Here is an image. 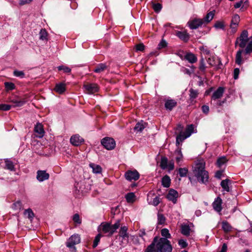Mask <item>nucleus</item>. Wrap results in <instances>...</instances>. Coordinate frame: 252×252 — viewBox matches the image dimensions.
Segmentation results:
<instances>
[{
    "label": "nucleus",
    "instance_id": "bf43d9fd",
    "mask_svg": "<svg viewBox=\"0 0 252 252\" xmlns=\"http://www.w3.org/2000/svg\"><path fill=\"white\" fill-rule=\"evenodd\" d=\"M166 46H167L166 42L164 40H162L158 44V49H161L163 48H165Z\"/></svg>",
    "mask_w": 252,
    "mask_h": 252
},
{
    "label": "nucleus",
    "instance_id": "473e14b6",
    "mask_svg": "<svg viewBox=\"0 0 252 252\" xmlns=\"http://www.w3.org/2000/svg\"><path fill=\"white\" fill-rule=\"evenodd\" d=\"M90 167L93 169V171L94 173L97 174L100 173L102 171L101 166L99 165H97L94 163H90Z\"/></svg>",
    "mask_w": 252,
    "mask_h": 252
},
{
    "label": "nucleus",
    "instance_id": "338daca9",
    "mask_svg": "<svg viewBox=\"0 0 252 252\" xmlns=\"http://www.w3.org/2000/svg\"><path fill=\"white\" fill-rule=\"evenodd\" d=\"M239 69L238 68H236L234 70V79H237L238 78L239 74Z\"/></svg>",
    "mask_w": 252,
    "mask_h": 252
},
{
    "label": "nucleus",
    "instance_id": "bb28decb",
    "mask_svg": "<svg viewBox=\"0 0 252 252\" xmlns=\"http://www.w3.org/2000/svg\"><path fill=\"white\" fill-rule=\"evenodd\" d=\"M147 124L144 122L143 121H141L136 124L135 126L134 129L135 131L137 132L142 131L146 126Z\"/></svg>",
    "mask_w": 252,
    "mask_h": 252
},
{
    "label": "nucleus",
    "instance_id": "09e8293b",
    "mask_svg": "<svg viewBox=\"0 0 252 252\" xmlns=\"http://www.w3.org/2000/svg\"><path fill=\"white\" fill-rule=\"evenodd\" d=\"M102 235L100 234H98L94 238V241L93 245V247L94 248L97 247V246L98 244V243L100 241V238L101 237Z\"/></svg>",
    "mask_w": 252,
    "mask_h": 252
},
{
    "label": "nucleus",
    "instance_id": "5701e85b",
    "mask_svg": "<svg viewBox=\"0 0 252 252\" xmlns=\"http://www.w3.org/2000/svg\"><path fill=\"white\" fill-rule=\"evenodd\" d=\"M231 183V181L228 179H226L222 180L220 183V186L223 189V191L229 192L230 189L229 185Z\"/></svg>",
    "mask_w": 252,
    "mask_h": 252
},
{
    "label": "nucleus",
    "instance_id": "58836bf2",
    "mask_svg": "<svg viewBox=\"0 0 252 252\" xmlns=\"http://www.w3.org/2000/svg\"><path fill=\"white\" fill-rule=\"evenodd\" d=\"M161 234L163 238H170L171 234L169 232V230L167 228H163L161 230Z\"/></svg>",
    "mask_w": 252,
    "mask_h": 252
},
{
    "label": "nucleus",
    "instance_id": "c756f323",
    "mask_svg": "<svg viewBox=\"0 0 252 252\" xmlns=\"http://www.w3.org/2000/svg\"><path fill=\"white\" fill-rule=\"evenodd\" d=\"M188 137L183 132L180 133L176 137V144L177 146Z\"/></svg>",
    "mask_w": 252,
    "mask_h": 252
},
{
    "label": "nucleus",
    "instance_id": "72a5a7b5",
    "mask_svg": "<svg viewBox=\"0 0 252 252\" xmlns=\"http://www.w3.org/2000/svg\"><path fill=\"white\" fill-rule=\"evenodd\" d=\"M232 228V226L227 221H223L222 222V229L224 232H229L231 230Z\"/></svg>",
    "mask_w": 252,
    "mask_h": 252
},
{
    "label": "nucleus",
    "instance_id": "2eb2a0df",
    "mask_svg": "<svg viewBox=\"0 0 252 252\" xmlns=\"http://www.w3.org/2000/svg\"><path fill=\"white\" fill-rule=\"evenodd\" d=\"M178 197V192L173 189H170L168 194H167V198L171 201L173 203H176L177 202V198Z\"/></svg>",
    "mask_w": 252,
    "mask_h": 252
},
{
    "label": "nucleus",
    "instance_id": "774afa93",
    "mask_svg": "<svg viewBox=\"0 0 252 252\" xmlns=\"http://www.w3.org/2000/svg\"><path fill=\"white\" fill-rule=\"evenodd\" d=\"M167 167H168V170L169 171H171L174 168V163L173 161H170L168 164H167Z\"/></svg>",
    "mask_w": 252,
    "mask_h": 252
},
{
    "label": "nucleus",
    "instance_id": "052dcab7",
    "mask_svg": "<svg viewBox=\"0 0 252 252\" xmlns=\"http://www.w3.org/2000/svg\"><path fill=\"white\" fill-rule=\"evenodd\" d=\"M178 244L182 248H185L188 246L186 241L183 239H181L179 241Z\"/></svg>",
    "mask_w": 252,
    "mask_h": 252
},
{
    "label": "nucleus",
    "instance_id": "4468645a",
    "mask_svg": "<svg viewBox=\"0 0 252 252\" xmlns=\"http://www.w3.org/2000/svg\"><path fill=\"white\" fill-rule=\"evenodd\" d=\"M84 139L78 134L72 136L70 139V143L74 146H78L84 142Z\"/></svg>",
    "mask_w": 252,
    "mask_h": 252
},
{
    "label": "nucleus",
    "instance_id": "4c0bfd02",
    "mask_svg": "<svg viewBox=\"0 0 252 252\" xmlns=\"http://www.w3.org/2000/svg\"><path fill=\"white\" fill-rule=\"evenodd\" d=\"M189 92L190 99L193 100L197 97L198 94V92L197 90H195L191 88L189 89Z\"/></svg>",
    "mask_w": 252,
    "mask_h": 252
},
{
    "label": "nucleus",
    "instance_id": "f3484780",
    "mask_svg": "<svg viewBox=\"0 0 252 252\" xmlns=\"http://www.w3.org/2000/svg\"><path fill=\"white\" fill-rule=\"evenodd\" d=\"M34 131L37 133L36 137L42 138L44 136V130L41 124L38 123L34 126Z\"/></svg>",
    "mask_w": 252,
    "mask_h": 252
},
{
    "label": "nucleus",
    "instance_id": "cd10ccee",
    "mask_svg": "<svg viewBox=\"0 0 252 252\" xmlns=\"http://www.w3.org/2000/svg\"><path fill=\"white\" fill-rule=\"evenodd\" d=\"M190 228L189 225L184 224L181 225V233L184 235L188 236L190 234Z\"/></svg>",
    "mask_w": 252,
    "mask_h": 252
},
{
    "label": "nucleus",
    "instance_id": "37998d69",
    "mask_svg": "<svg viewBox=\"0 0 252 252\" xmlns=\"http://www.w3.org/2000/svg\"><path fill=\"white\" fill-rule=\"evenodd\" d=\"M206 66L205 65L204 59L202 58L199 62V69L202 72H205L206 70Z\"/></svg>",
    "mask_w": 252,
    "mask_h": 252
},
{
    "label": "nucleus",
    "instance_id": "a211bd4d",
    "mask_svg": "<svg viewBox=\"0 0 252 252\" xmlns=\"http://www.w3.org/2000/svg\"><path fill=\"white\" fill-rule=\"evenodd\" d=\"M224 92V88L222 87H219L217 90L214 92L212 95V100H216L220 98L223 95Z\"/></svg>",
    "mask_w": 252,
    "mask_h": 252
},
{
    "label": "nucleus",
    "instance_id": "5fc2aeb1",
    "mask_svg": "<svg viewBox=\"0 0 252 252\" xmlns=\"http://www.w3.org/2000/svg\"><path fill=\"white\" fill-rule=\"evenodd\" d=\"M4 85L5 88L9 90H12L14 89L15 87L14 84L10 82H5Z\"/></svg>",
    "mask_w": 252,
    "mask_h": 252
},
{
    "label": "nucleus",
    "instance_id": "13d9d810",
    "mask_svg": "<svg viewBox=\"0 0 252 252\" xmlns=\"http://www.w3.org/2000/svg\"><path fill=\"white\" fill-rule=\"evenodd\" d=\"M136 50L137 51H143L145 49V46L142 43H140L135 45Z\"/></svg>",
    "mask_w": 252,
    "mask_h": 252
},
{
    "label": "nucleus",
    "instance_id": "49530a36",
    "mask_svg": "<svg viewBox=\"0 0 252 252\" xmlns=\"http://www.w3.org/2000/svg\"><path fill=\"white\" fill-rule=\"evenodd\" d=\"M188 170L186 168H180L179 169V174L181 177H185L187 176Z\"/></svg>",
    "mask_w": 252,
    "mask_h": 252
},
{
    "label": "nucleus",
    "instance_id": "c9c22d12",
    "mask_svg": "<svg viewBox=\"0 0 252 252\" xmlns=\"http://www.w3.org/2000/svg\"><path fill=\"white\" fill-rule=\"evenodd\" d=\"M125 197L128 203H132L135 200V195L133 192H129L126 195Z\"/></svg>",
    "mask_w": 252,
    "mask_h": 252
},
{
    "label": "nucleus",
    "instance_id": "79ce46f5",
    "mask_svg": "<svg viewBox=\"0 0 252 252\" xmlns=\"http://www.w3.org/2000/svg\"><path fill=\"white\" fill-rule=\"evenodd\" d=\"M132 243L134 245H138L139 244V238L137 236H130L129 238V243Z\"/></svg>",
    "mask_w": 252,
    "mask_h": 252
},
{
    "label": "nucleus",
    "instance_id": "1a4fd4ad",
    "mask_svg": "<svg viewBox=\"0 0 252 252\" xmlns=\"http://www.w3.org/2000/svg\"><path fill=\"white\" fill-rule=\"evenodd\" d=\"M204 24V20L202 19L194 18L190 20L188 24L190 29H196L201 27Z\"/></svg>",
    "mask_w": 252,
    "mask_h": 252
},
{
    "label": "nucleus",
    "instance_id": "423d86ee",
    "mask_svg": "<svg viewBox=\"0 0 252 252\" xmlns=\"http://www.w3.org/2000/svg\"><path fill=\"white\" fill-rule=\"evenodd\" d=\"M249 39L248 31L244 30L240 36L237 38L235 43V47L238 45L241 48H245L249 41Z\"/></svg>",
    "mask_w": 252,
    "mask_h": 252
},
{
    "label": "nucleus",
    "instance_id": "e433bc0d",
    "mask_svg": "<svg viewBox=\"0 0 252 252\" xmlns=\"http://www.w3.org/2000/svg\"><path fill=\"white\" fill-rule=\"evenodd\" d=\"M194 126L193 125H190L188 126L185 131L184 132L188 137L190 136L192 133L193 132Z\"/></svg>",
    "mask_w": 252,
    "mask_h": 252
},
{
    "label": "nucleus",
    "instance_id": "0eeeda50",
    "mask_svg": "<svg viewBox=\"0 0 252 252\" xmlns=\"http://www.w3.org/2000/svg\"><path fill=\"white\" fill-rule=\"evenodd\" d=\"M80 235L75 234L71 235L66 243L67 247L70 249H75V245L80 243Z\"/></svg>",
    "mask_w": 252,
    "mask_h": 252
},
{
    "label": "nucleus",
    "instance_id": "8fccbe9b",
    "mask_svg": "<svg viewBox=\"0 0 252 252\" xmlns=\"http://www.w3.org/2000/svg\"><path fill=\"white\" fill-rule=\"evenodd\" d=\"M39 35L40 39H46L47 37V32L45 29H41L39 33Z\"/></svg>",
    "mask_w": 252,
    "mask_h": 252
},
{
    "label": "nucleus",
    "instance_id": "ea45409f",
    "mask_svg": "<svg viewBox=\"0 0 252 252\" xmlns=\"http://www.w3.org/2000/svg\"><path fill=\"white\" fill-rule=\"evenodd\" d=\"M167 163H168L167 158L165 157L162 158L161 159V161H160V167L163 169H166L167 167Z\"/></svg>",
    "mask_w": 252,
    "mask_h": 252
},
{
    "label": "nucleus",
    "instance_id": "e2e57ef3",
    "mask_svg": "<svg viewBox=\"0 0 252 252\" xmlns=\"http://www.w3.org/2000/svg\"><path fill=\"white\" fill-rule=\"evenodd\" d=\"M215 27L217 29H222L224 28V25L222 22L218 21L215 24Z\"/></svg>",
    "mask_w": 252,
    "mask_h": 252
},
{
    "label": "nucleus",
    "instance_id": "20e7f679",
    "mask_svg": "<svg viewBox=\"0 0 252 252\" xmlns=\"http://www.w3.org/2000/svg\"><path fill=\"white\" fill-rule=\"evenodd\" d=\"M244 53L245 54H248L252 53V41H250L246 46L245 50L239 49L236 53L235 57V63L238 65H241L242 63V54Z\"/></svg>",
    "mask_w": 252,
    "mask_h": 252
},
{
    "label": "nucleus",
    "instance_id": "c03bdc74",
    "mask_svg": "<svg viewBox=\"0 0 252 252\" xmlns=\"http://www.w3.org/2000/svg\"><path fill=\"white\" fill-rule=\"evenodd\" d=\"M158 224H163L165 222V218L163 214L158 213Z\"/></svg>",
    "mask_w": 252,
    "mask_h": 252
},
{
    "label": "nucleus",
    "instance_id": "de8ad7c7",
    "mask_svg": "<svg viewBox=\"0 0 252 252\" xmlns=\"http://www.w3.org/2000/svg\"><path fill=\"white\" fill-rule=\"evenodd\" d=\"M58 69L59 70H63L64 73H70L71 72V69L65 65H60L58 67Z\"/></svg>",
    "mask_w": 252,
    "mask_h": 252
},
{
    "label": "nucleus",
    "instance_id": "4be33fe9",
    "mask_svg": "<svg viewBox=\"0 0 252 252\" xmlns=\"http://www.w3.org/2000/svg\"><path fill=\"white\" fill-rule=\"evenodd\" d=\"M176 35L185 42H187L189 38V35L186 31H178L176 33Z\"/></svg>",
    "mask_w": 252,
    "mask_h": 252
},
{
    "label": "nucleus",
    "instance_id": "6e6d98bb",
    "mask_svg": "<svg viewBox=\"0 0 252 252\" xmlns=\"http://www.w3.org/2000/svg\"><path fill=\"white\" fill-rule=\"evenodd\" d=\"M22 203L20 201H17L13 204V208L16 210H20L22 209Z\"/></svg>",
    "mask_w": 252,
    "mask_h": 252
},
{
    "label": "nucleus",
    "instance_id": "c85d7f7f",
    "mask_svg": "<svg viewBox=\"0 0 252 252\" xmlns=\"http://www.w3.org/2000/svg\"><path fill=\"white\" fill-rule=\"evenodd\" d=\"M4 162L5 164V168L10 170V171H15V165L13 162L9 159H5L4 160Z\"/></svg>",
    "mask_w": 252,
    "mask_h": 252
},
{
    "label": "nucleus",
    "instance_id": "680f3d73",
    "mask_svg": "<svg viewBox=\"0 0 252 252\" xmlns=\"http://www.w3.org/2000/svg\"><path fill=\"white\" fill-rule=\"evenodd\" d=\"M199 49L202 52V53L204 55H209L210 54V51L204 46H201Z\"/></svg>",
    "mask_w": 252,
    "mask_h": 252
},
{
    "label": "nucleus",
    "instance_id": "3c124183",
    "mask_svg": "<svg viewBox=\"0 0 252 252\" xmlns=\"http://www.w3.org/2000/svg\"><path fill=\"white\" fill-rule=\"evenodd\" d=\"M12 105L6 104H0V111H8L11 109Z\"/></svg>",
    "mask_w": 252,
    "mask_h": 252
},
{
    "label": "nucleus",
    "instance_id": "412c9836",
    "mask_svg": "<svg viewBox=\"0 0 252 252\" xmlns=\"http://www.w3.org/2000/svg\"><path fill=\"white\" fill-rule=\"evenodd\" d=\"M174 155L175 156V158L176 163L179 166H181V162L182 161L183 158L181 148H178V149L175 151Z\"/></svg>",
    "mask_w": 252,
    "mask_h": 252
},
{
    "label": "nucleus",
    "instance_id": "b1692460",
    "mask_svg": "<svg viewBox=\"0 0 252 252\" xmlns=\"http://www.w3.org/2000/svg\"><path fill=\"white\" fill-rule=\"evenodd\" d=\"M177 105V102L173 99H168L165 101V107L167 110L171 111Z\"/></svg>",
    "mask_w": 252,
    "mask_h": 252
},
{
    "label": "nucleus",
    "instance_id": "864d4df0",
    "mask_svg": "<svg viewBox=\"0 0 252 252\" xmlns=\"http://www.w3.org/2000/svg\"><path fill=\"white\" fill-rule=\"evenodd\" d=\"M153 8L156 12H158L161 9L162 5L159 3H153Z\"/></svg>",
    "mask_w": 252,
    "mask_h": 252
},
{
    "label": "nucleus",
    "instance_id": "9b49d317",
    "mask_svg": "<svg viewBox=\"0 0 252 252\" xmlns=\"http://www.w3.org/2000/svg\"><path fill=\"white\" fill-rule=\"evenodd\" d=\"M240 22V17L238 14L234 15L231 21L230 28L233 33L236 32L237 27Z\"/></svg>",
    "mask_w": 252,
    "mask_h": 252
},
{
    "label": "nucleus",
    "instance_id": "6ab92c4d",
    "mask_svg": "<svg viewBox=\"0 0 252 252\" xmlns=\"http://www.w3.org/2000/svg\"><path fill=\"white\" fill-rule=\"evenodd\" d=\"M9 101L13 104L12 107H21L23 106L26 102L25 99L10 98Z\"/></svg>",
    "mask_w": 252,
    "mask_h": 252
},
{
    "label": "nucleus",
    "instance_id": "7c9ffc66",
    "mask_svg": "<svg viewBox=\"0 0 252 252\" xmlns=\"http://www.w3.org/2000/svg\"><path fill=\"white\" fill-rule=\"evenodd\" d=\"M107 68V65L105 63L98 64L94 69V72L95 73H101L104 71Z\"/></svg>",
    "mask_w": 252,
    "mask_h": 252
},
{
    "label": "nucleus",
    "instance_id": "393cba45",
    "mask_svg": "<svg viewBox=\"0 0 252 252\" xmlns=\"http://www.w3.org/2000/svg\"><path fill=\"white\" fill-rule=\"evenodd\" d=\"M185 59L191 63H195L197 61L196 56L191 53H187L185 56Z\"/></svg>",
    "mask_w": 252,
    "mask_h": 252
},
{
    "label": "nucleus",
    "instance_id": "69168bd1",
    "mask_svg": "<svg viewBox=\"0 0 252 252\" xmlns=\"http://www.w3.org/2000/svg\"><path fill=\"white\" fill-rule=\"evenodd\" d=\"M202 112L205 114H208L209 112V107L208 106L204 105L202 106Z\"/></svg>",
    "mask_w": 252,
    "mask_h": 252
},
{
    "label": "nucleus",
    "instance_id": "0e129e2a",
    "mask_svg": "<svg viewBox=\"0 0 252 252\" xmlns=\"http://www.w3.org/2000/svg\"><path fill=\"white\" fill-rule=\"evenodd\" d=\"M159 197L158 196H156L153 199L152 204L155 206H157L159 204Z\"/></svg>",
    "mask_w": 252,
    "mask_h": 252
},
{
    "label": "nucleus",
    "instance_id": "39448f33",
    "mask_svg": "<svg viewBox=\"0 0 252 252\" xmlns=\"http://www.w3.org/2000/svg\"><path fill=\"white\" fill-rule=\"evenodd\" d=\"M127 227L126 226H124L121 227L119 231V235L121 238L120 244L123 248L129 243L130 236L127 232Z\"/></svg>",
    "mask_w": 252,
    "mask_h": 252
},
{
    "label": "nucleus",
    "instance_id": "f257e3e1",
    "mask_svg": "<svg viewBox=\"0 0 252 252\" xmlns=\"http://www.w3.org/2000/svg\"><path fill=\"white\" fill-rule=\"evenodd\" d=\"M193 172L199 182L205 183L208 181V173L205 170V163L203 161H199L195 163Z\"/></svg>",
    "mask_w": 252,
    "mask_h": 252
},
{
    "label": "nucleus",
    "instance_id": "a878e982",
    "mask_svg": "<svg viewBox=\"0 0 252 252\" xmlns=\"http://www.w3.org/2000/svg\"><path fill=\"white\" fill-rule=\"evenodd\" d=\"M65 90V84L63 83L57 84L54 88L55 91L60 94H63Z\"/></svg>",
    "mask_w": 252,
    "mask_h": 252
},
{
    "label": "nucleus",
    "instance_id": "4d7b16f0",
    "mask_svg": "<svg viewBox=\"0 0 252 252\" xmlns=\"http://www.w3.org/2000/svg\"><path fill=\"white\" fill-rule=\"evenodd\" d=\"M13 74L15 76L21 78H23L25 76V73L23 71L15 70Z\"/></svg>",
    "mask_w": 252,
    "mask_h": 252
},
{
    "label": "nucleus",
    "instance_id": "6e6552de",
    "mask_svg": "<svg viewBox=\"0 0 252 252\" xmlns=\"http://www.w3.org/2000/svg\"><path fill=\"white\" fill-rule=\"evenodd\" d=\"M101 143L105 149L108 150L114 149L116 146L115 141L113 138L110 137H106L103 138Z\"/></svg>",
    "mask_w": 252,
    "mask_h": 252
},
{
    "label": "nucleus",
    "instance_id": "aec40b11",
    "mask_svg": "<svg viewBox=\"0 0 252 252\" xmlns=\"http://www.w3.org/2000/svg\"><path fill=\"white\" fill-rule=\"evenodd\" d=\"M158 239V237H155L152 243L148 246L145 250V252H159V251L156 248V243Z\"/></svg>",
    "mask_w": 252,
    "mask_h": 252
},
{
    "label": "nucleus",
    "instance_id": "7ed1b4c3",
    "mask_svg": "<svg viewBox=\"0 0 252 252\" xmlns=\"http://www.w3.org/2000/svg\"><path fill=\"white\" fill-rule=\"evenodd\" d=\"M156 245V248L159 252H172V247L170 242L166 238H158Z\"/></svg>",
    "mask_w": 252,
    "mask_h": 252
},
{
    "label": "nucleus",
    "instance_id": "2f4dec72",
    "mask_svg": "<svg viewBox=\"0 0 252 252\" xmlns=\"http://www.w3.org/2000/svg\"><path fill=\"white\" fill-rule=\"evenodd\" d=\"M171 180L168 175H165L162 178V185L165 188H168L170 185Z\"/></svg>",
    "mask_w": 252,
    "mask_h": 252
},
{
    "label": "nucleus",
    "instance_id": "9d476101",
    "mask_svg": "<svg viewBox=\"0 0 252 252\" xmlns=\"http://www.w3.org/2000/svg\"><path fill=\"white\" fill-rule=\"evenodd\" d=\"M125 176L126 179L128 181H136L139 179L140 175L136 170H128L125 173Z\"/></svg>",
    "mask_w": 252,
    "mask_h": 252
},
{
    "label": "nucleus",
    "instance_id": "f8f14e48",
    "mask_svg": "<svg viewBox=\"0 0 252 252\" xmlns=\"http://www.w3.org/2000/svg\"><path fill=\"white\" fill-rule=\"evenodd\" d=\"M84 87L85 91L88 94H93L97 92L98 90V87L96 84H88L85 85Z\"/></svg>",
    "mask_w": 252,
    "mask_h": 252
},
{
    "label": "nucleus",
    "instance_id": "a18cd8bd",
    "mask_svg": "<svg viewBox=\"0 0 252 252\" xmlns=\"http://www.w3.org/2000/svg\"><path fill=\"white\" fill-rule=\"evenodd\" d=\"M226 161L227 160L225 157H222L218 159L217 164L219 167H220L222 165L225 164L226 162Z\"/></svg>",
    "mask_w": 252,
    "mask_h": 252
},
{
    "label": "nucleus",
    "instance_id": "f704fd0d",
    "mask_svg": "<svg viewBox=\"0 0 252 252\" xmlns=\"http://www.w3.org/2000/svg\"><path fill=\"white\" fill-rule=\"evenodd\" d=\"M214 11H210L209 12L203 19L204 23H208L210 22L213 18L214 16Z\"/></svg>",
    "mask_w": 252,
    "mask_h": 252
},
{
    "label": "nucleus",
    "instance_id": "a19ab883",
    "mask_svg": "<svg viewBox=\"0 0 252 252\" xmlns=\"http://www.w3.org/2000/svg\"><path fill=\"white\" fill-rule=\"evenodd\" d=\"M24 215L30 220L32 219L34 217V214L31 209L26 210L24 212Z\"/></svg>",
    "mask_w": 252,
    "mask_h": 252
},
{
    "label": "nucleus",
    "instance_id": "dca6fc26",
    "mask_svg": "<svg viewBox=\"0 0 252 252\" xmlns=\"http://www.w3.org/2000/svg\"><path fill=\"white\" fill-rule=\"evenodd\" d=\"M222 199L220 197H217L213 202L212 205L214 209L217 212L220 213L221 211Z\"/></svg>",
    "mask_w": 252,
    "mask_h": 252
},
{
    "label": "nucleus",
    "instance_id": "ddd939ff",
    "mask_svg": "<svg viewBox=\"0 0 252 252\" xmlns=\"http://www.w3.org/2000/svg\"><path fill=\"white\" fill-rule=\"evenodd\" d=\"M49 176V174L45 170H38L37 171L36 179L40 182L48 180Z\"/></svg>",
    "mask_w": 252,
    "mask_h": 252
},
{
    "label": "nucleus",
    "instance_id": "603ef678",
    "mask_svg": "<svg viewBox=\"0 0 252 252\" xmlns=\"http://www.w3.org/2000/svg\"><path fill=\"white\" fill-rule=\"evenodd\" d=\"M72 220L73 221L77 224H80L81 223V220L78 214H75L73 215Z\"/></svg>",
    "mask_w": 252,
    "mask_h": 252
},
{
    "label": "nucleus",
    "instance_id": "f03ea898",
    "mask_svg": "<svg viewBox=\"0 0 252 252\" xmlns=\"http://www.w3.org/2000/svg\"><path fill=\"white\" fill-rule=\"evenodd\" d=\"M120 226V220H118L115 224L113 225L108 222L101 223L98 227V229L99 231L106 234L107 236H111L113 233L116 231Z\"/></svg>",
    "mask_w": 252,
    "mask_h": 252
}]
</instances>
